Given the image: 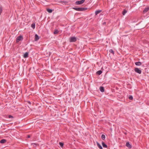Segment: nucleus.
Masks as SVG:
<instances>
[{"label": "nucleus", "instance_id": "1", "mask_svg": "<svg viewBox=\"0 0 149 149\" xmlns=\"http://www.w3.org/2000/svg\"><path fill=\"white\" fill-rule=\"evenodd\" d=\"M73 9L77 11H83L86 10L87 9L85 8H73Z\"/></svg>", "mask_w": 149, "mask_h": 149}, {"label": "nucleus", "instance_id": "2", "mask_svg": "<svg viewBox=\"0 0 149 149\" xmlns=\"http://www.w3.org/2000/svg\"><path fill=\"white\" fill-rule=\"evenodd\" d=\"M23 37L22 36H20L17 37L16 39V42L17 43L19 42V41L22 40H23Z\"/></svg>", "mask_w": 149, "mask_h": 149}, {"label": "nucleus", "instance_id": "3", "mask_svg": "<svg viewBox=\"0 0 149 149\" xmlns=\"http://www.w3.org/2000/svg\"><path fill=\"white\" fill-rule=\"evenodd\" d=\"M76 40V38L74 37H71L70 38V42H75Z\"/></svg>", "mask_w": 149, "mask_h": 149}, {"label": "nucleus", "instance_id": "4", "mask_svg": "<svg viewBox=\"0 0 149 149\" xmlns=\"http://www.w3.org/2000/svg\"><path fill=\"white\" fill-rule=\"evenodd\" d=\"M85 1V0H82L80 1H77L75 2V4L77 5L81 4L83 3Z\"/></svg>", "mask_w": 149, "mask_h": 149}, {"label": "nucleus", "instance_id": "5", "mask_svg": "<svg viewBox=\"0 0 149 149\" xmlns=\"http://www.w3.org/2000/svg\"><path fill=\"white\" fill-rule=\"evenodd\" d=\"M135 71L139 74H141V70L139 68H135L134 69Z\"/></svg>", "mask_w": 149, "mask_h": 149}, {"label": "nucleus", "instance_id": "6", "mask_svg": "<svg viewBox=\"0 0 149 149\" xmlns=\"http://www.w3.org/2000/svg\"><path fill=\"white\" fill-rule=\"evenodd\" d=\"M126 146H127L130 148H131L132 147V146L131 145V144L129 143V142H127L126 143Z\"/></svg>", "mask_w": 149, "mask_h": 149}, {"label": "nucleus", "instance_id": "7", "mask_svg": "<svg viewBox=\"0 0 149 149\" xmlns=\"http://www.w3.org/2000/svg\"><path fill=\"white\" fill-rule=\"evenodd\" d=\"M39 37L37 34H35V39L34 40L35 41H37L39 39Z\"/></svg>", "mask_w": 149, "mask_h": 149}, {"label": "nucleus", "instance_id": "8", "mask_svg": "<svg viewBox=\"0 0 149 149\" xmlns=\"http://www.w3.org/2000/svg\"><path fill=\"white\" fill-rule=\"evenodd\" d=\"M135 64L136 65L140 66L142 64V63L141 62H137L135 63Z\"/></svg>", "mask_w": 149, "mask_h": 149}, {"label": "nucleus", "instance_id": "9", "mask_svg": "<svg viewBox=\"0 0 149 149\" xmlns=\"http://www.w3.org/2000/svg\"><path fill=\"white\" fill-rule=\"evenodd\" d=\"M149 10V7H147L145 8L143 10V13H146Z\"/></svg>", "mask_w": 149, "mask_h": 149}, {"label": "nucleus", "instance_id": "10", "mask_svg": "<svg viewBox=\"0 0 149 149\" xmlns=\"http://www.w3.org/2000/svg\"><path fill=\"white\" fill-rule=\"evenodd\" d=\"M97 146L100 149H103L102 147L100 145L98 142H97Z\"/></svg>", "mask_w": 149, "mask_h": 149}, {"label": "nucleus", "instance_id": "11", "mask_svg": "<svg viewBox=\"0 0 149 149\" xmlns=\"http://www.w3.org/2000/svg\"><path fill=\"white\" fill-rule=\"evenodd\" d=\"M100 90L102 92H104V87L102 86H100Z\"/></svg>", "mask_w": 149, "mask_h": 149}, {"label": "nucleus", "instance_id": "12", "mask_svg": "<svg viewBox=\"0 0 149 149\" xmlns=\"http://www.w3.org/2000/svg\"><path fill=\"white\" fill-rule=\"evenodd\" d=\"M28 57V53L26 52L24 55V58H26Z\"/></svg>", "mask_w": 149, "mask_h": 149}, {"label": "nucleus", "instance_id": "13", "mask_svg": "<svg viewBox=\"0 0 149 149\" xmlns=\"http://www.w3.org/2000/svg\"><path fill=\"white\" fill-rule=\"evenodd\" d=\"M6 141V140L5 139H3L0 141V143H5Z\"/></svg>", "mask_w": 149, "mask_h": 149}, {"label": "nucleus", "instance_id": "14", "mask_svg": "<svg viewBox=\"0 0 149 149\" xmlns=\"http://www.w3.org/2000/svg\"><path fill=\"white\" fill-rule=\"evenodd\" d=\"M101 11H102L101 10H97L96 11H95V15H97L98 14L100 13L101 12Z\"/></svg>", "mask_w": 149, "mask_h": 149}, {"label": "nucleus", "instance_id": "15", "mask_svg": "<svg viewBox=\"0 0 149 149\" xmlns=\"http://www.w3.org/2000/svg\"><path fill=\"white\" fill-rule=\"evenodd\" d=\"M102 144L103 147L105 148H107V145H106L103 142H102Z\"/></svg>", "mask_w": 149, "mask_h": 149}, {"label": "nucleus", "instance_id": "16", "mask_svg": "<svg viewBox=\"0 0 149 149\" xmlns=\"http://www.w3.org/2000/svg\"><path fill=\"white\" fill-rule=\"evenodd\" d=\"M31 145L33 146L34 147H36L37 146H38L39 144L37 143H31Z\"/></svg>", "mask_w": 149, "mask_h": 149}, {"label": "nucleus", "instance_id": "17", "mask_svg": "<svg viewBox=\"0 0 149 149\" xmlns=\"http://www.w3.org/2000/svg\"><path fill=\"white\" fill-rule=\"evenodd\" d=\"M127 11L125 9H124L122 12L123 15H124L127 12Z\"/></svg>", "mask_w": 149, "mask_h": 149}, {"label": "nucleus", "instance_id": "18", "mask_svg": "<svg viewBox=\"0 0 149 149\" xmlns=\"http://www.w3.org/2000/svg\"><path fill=\"white\" fill-rule=\"evenodd\" d=\"M102 73V71L101 70H99L97 72V74L99 75L101 74Z\"/></svg>", "mask_w": 149, "mask_h": 149}, {"label": "nucleus", "instance_id": "19", "mask_svg": "<svg viewBox=\"0 0 149 149\" xmlns=\"http://www.w3.org/2000/svg\"><path fill=\"white\" fill-rule=\"evenodd\" d=\"M47 12H48L49 13H51L52 12V10L49 9H47Z\"/></svg>", "mask_w": 149, "mask_h": 149}, {"label": "nucleus", "instance_id": "20", "mask_svg": "<svg viewBox=\"0 0 149 149\" xmlns=\"http://www.w3.org/2000/svg\"><path fill=\"white\" fill-rule=\"evenodd\" d=\"M109 52L111 53H112L114 55V51L112 49H111L109 50Z\"/></svg>", "mask_w": 149, "mask_h": 149}, {"label": "nucleus", "instance_id": "21", "mask_svg": "<svg viewBox=\"0 0 149 149\" xmlns=\"http://www.w3.org/2000/svg\"><path fill=\"white\" fill-rule=\"evenodd\" d=\"M101 138L103 140H104L105 138V136L104 134H102L101 136Z\"/></svg>", "mask_w": 149, "mask_h": 149}, {"label": "nucleus", "instance_id": "22", "mask_svg": "<svg viewBox=\"0 0 149 149\" xmlns=\"http://www.w3.org/2000/svg\"><path fill=\"white\" fill-rule=\"evenodd\" d=\"M58 31L57 30H55L54 32V34H56L58 33Z\"/></svg>", "mask_w": 149, "mask_h": 149}, {"label": "nucleus", "instance_id": "23", "mask_svg": "<svg viewBox=\"0 0 149 149\" xmlns=\"http://www.w3.org/2000/svg\"><path fill=\"white\" fill-rule=\"evenodd\" d=\"M35 24H33L31 25V27L33 29H34L35 28Z\"/></svg>", "mask_w": 149, "mask_h": 149}, {"label": "nucleus", "instance_id": "24", "mask_svg": "<svg viewBox=\"0 0 149 149\" xmlns=\"http://www.w3.org/2000/svg\"><path fill=\"white\" fill-rule=\"evenodd\" d=\"M59 145H60V146L61 147H63V143H61V142H60L59 143Z\"/></svg>", "mask_w": 149, "mask_h": 149}, {"label": "nucleus", "instance_id": "25", "mask_svg": "<svg viewBox=\"0 0 149 149\" xmlns=\"http://www.w3.org/2000/svg\"><path fill=\"white\" fill-rule=\"evenodd\" d=\"M129 98L130 100H132L133 99V97L132 96L130 95V96L129 97Z\"/></svg>", "mask_w": 149, "mask_h": 149}, {"label": "nucleus", "instance_id": "26", "mask_svg": "<svg viewBox=\"0 0 149 149\" xmlns=\"http://www.w3.org/2000/svg\"><path fill=\"white\" fill-rule=\"evenodd\" d=\"M2 11V10L1 7H0V15L1 14Z\"/></svg>", "mask_w": 149, "mask_h": 149}, {"label": "nucleus", "instance_id": "27", "mask_svg": "<svg viewBox=\"0 0 149 149\" xmlns=\"http://www.w3.org/2000/svg\"><path fill=\"white\" fill-rule=\"evenodd\" d=\"M8 118H13V116L11 115H9L8 116Z\"/></svg>", "mask_w": 149, "mask_h": 149}, {"label": "nucleus", "instance_id": "28", "mask_svg": "<svg viewBox=\"0 0 149 149\" xmlns=\"http://www.w3.org/2000/svg\"><path fill=\"white\" fill-rule=\"evenodd\" d=\"M30 135H28L27 136V138H30Z\"/></svg>", "mask_w": 149, "mask_h": 149}, {"label": "nucleus", "instance_id": "29", "mask_svg": "<svg viewBox=\"0 0 149 149\" xmlns=\"http://www.w3.org/2000/svg\"><path fill=\"white\" fill-rule=\"evenodd\" d=\"M106 24V22H104L103 23V25H105V24Z\"/></svg>", "mask_w": 149, "mask_h": 149}]
</instances>
